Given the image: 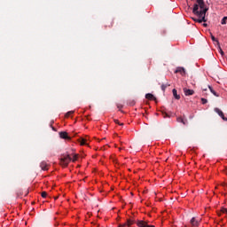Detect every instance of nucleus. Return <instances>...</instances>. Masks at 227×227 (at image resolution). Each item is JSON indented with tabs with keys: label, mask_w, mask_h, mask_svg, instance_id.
Segmentation results:
<instances>
[{
	"label": "nucleus",
	"mask_w": 227,
	"mask_h": 227,
	"mask_svg": "<svg viewBox=\"0 0 227 227\" xmlns=\"http://www.w3.org/2000/svg\"><path fill=\"white\" fill-rule=\"evenodd\" d=\"M55 200H58V197H55Z\"/></svg>",
	"instance_id": "nucleus-32"
},
{
	"label": "nucleus",
	"mask_w": 227,
	"mask_h": 227,
	"mask_svg": "<svg viewBox=\"0 0 227 227\" xmlns=\"http://www.w3.org/2000/svg\"><path fill=\"white\" fill-rule=\"evenodd\" d=\"M59 134L61 139H67V141H70V137L67 131H61Z\"/></svg>",
	"instance_id": "nucleus-3"
},
{
	"label": "nucleus",
	"mask_w": 227,
	"mask_h": 227,
	"mask_svg": "<svg viewBox=\"0 0 227 227\" xmlns=\"http://www.w3.org/2000/svg\"><path fill=\"white\" fill-rule=\"evenodd\" d=\"M137 226H138V227H155L154 225L148 224V223H146L145 221H138L137 223Z\"/></svg>",
	"instance_id": "nucleus-4"
},
{
	"label": "nucleus",
	"mask_w": 227,
	"mask_h": 227,
	"mask_svg": "<svg viewBox=\"0 0 227 227\" xmlns=\"http://www.w3.org/2000/svg\"><path fill=\"white\" fill-rule=\"evenodd\" d=\"M72 158V161L73 162H75V160H77V159H79V155L78 154H73V157H71Z\"/></svg>",
	"instance_id": "nucleus-14"
},
{
	"label": "nucleus",
	"mask_w": 227,
	"mask_h": 227,
	"mask_svg": "<svg viewBox=\"0 0 227 227\" xmlns=\"http://www.w3.org/2000/svg\"><path fill=\"white\" fill-rule=\"evenodd\" d=\"M42 198H47V192H43L41 193Z\"/></svg>",
	"instance_id": "nucleus-21"
},
{
	"label": "nucleus",
	"mask_w": 227,
	"mask_h": 227,
	"mask_svg": "<svg viewBox=\"0 0 227 227\" xmlns=\"http://www.w3.org/2000/svg\"><path fill=\"white\" fill-rule=\"evenodd\" d=\"M110 27H113V23H111Z\"/></svg>",
	"instance_id": "nucleus-31"
},
{
	"label": "nucleus",
	"mask_w": 227,
	"mask_h": 227,
	"mask_svg": "<svg viewBox=\"0 0 227 227\" xmlns=\"http://www.w3.org/2000/svg\"><path fill=\"white\" fill-rule=\"evenodd\" d=\"M79 143L82 146L84 145H88V144H86V139H84V138H80Z\"/></svg>",
	"instance_id": "nucleus-13"
},
{
	"label": "nucleus",
	"mask_w": 227,
	"mask_h": 227,
	"mask_svg": "<svg viewBox=\"0 0 227 227\" xmlns=\"http://www.w3.org/2000/svg\"><path fill=\"white\" fill-rule=\"evenodd\" d=\"M190 223H191L192 226H193V227H198V226H200V221H198V220L196 219V217H192V218L191 219Z\"/></svg>",
	"instance_id": "nucleus-6"
},
{
	"label": "nucleus",
	"mask_w": 227,
	"mask_h": 227,
	"mask_svg": "<svg viewBox=\"0 0 227 227\" xmlns=\"http://www.w3.org/2000/svg\"><path fill=\"white\" fill-rule=\"evenodd\" d=\"M70 162H72V156H70V154H66L62 156L59 160V164L63 168H67L68 164H70Z\"/></svg>",
	"instance_id": "nucleus-2"
},
{
	"label": "nucleus",
	"mask_w": 227,
	"mask_h": 227,
	"mask_svg": "<svg viewBox=\"0 0 227 227\" xmlns=\"http://www.w3.org/2000/svg\"><path fill=\"white\" fill-rule=\"evenodd\" d=\"M52 123H54V121H51V127L52 130H54V132H57L56 128L52 127Z\"/></svg>",
	"instance_id": "nucleus-25"
},
{
	"label": "nucleus",
	"mask_w": 227,
	"mask_h": 227,
	"mask_svg": "<svg viewBox=\"0 0 227 227\" xmlns=\"http://www.w3.org/2000/svg\"><path fill=\"white\" fill-rule=\"evenodd\" d=\"M184 93L186 97H190L191 95H194V91L191 89L184 88Z\"/></svg>",
	"instance_id": "nucleus-7"
},
{
	"label": "nucleus",
	"mask_w": 227,
	"mask_h": 227,
	"mask_svg": "<svg viewBox=\"0 0 227 227\" xmlns=\"http://www.w3.org/2000/svg\"><path fill=\"white\" fill-rule=\"evenodd\" d=\"M70 114H74V111H69L66 114V118H69Z\"/></svg>",
	"instance_id": "nucleus-18"
},
{
	"label": "nucleus",
	"mask_w": 227,
	"mask_h": 227,
	"mask_svg": "<svg viewBox=\"0 0 227 227\" xmlns=\"http://www.w3.org/2000/svg\"><path fill=\"white\" fill-rule=\"evenodd\" d=\"M226 20H227V16H226V17H223V18L222 19L221 24H223V25L226 24Z\"/></svg>",
	"instance_id": "nucleus-19"
},
{
	"label": "nucleus",
	"mask_w": 227,
	"mask_h": 227,
	"mask_svg": "<svg viewBox=\"0 0 227 227\" xmlns=\"http://www.w3.org/2000/svg\"><path fill=\"white\" fill-rule=\"evenodd\" d=\"M145 98H147V100H157V98H155V97L152 93H147L145 95Z\"/></svg>",
	"instance_id": "nucleus-11"
},
{
	"label": "nucleus",
	"mask_w": 227,
	"mask_h": 227,
	"mask_svg": "<svg viewBox=\"0 0 227 227\" xmlns=\"http://www.w3.org/2000/svg\"><path fill=\"white\" fill-rule=\"evenodd\" d=\"M19 196H20V193L17 192V198H19Z\"/></svg>",
	"instance_id": "nucleus-30"
},
{
	"label": "nucleus",
	"mask_w": 227,
	"mask_h": 227,
	"mask_svg": "<svg viewBox=\"0 0 227 227\" xmlns=\"http://www.w3.org/2000/svg\"><path fill=\"white\" fill-rule=\"evenodd\" d=\"M175 73L176 74H181L182 75H184V74H185V68L177 67Z\"/></svg>",
	"instance_id": "nucleus-10"
},
{
	"label": "nucleus",
	"mask_w": 227,
	"mask_h": 227,
	"mask_svg": "<svg viewBox=\"0 0 227 227\" xmlns=\"http://www.w3.org/2000/svg\"><path fill=\"white\" fill-rule=\"evenodd\" d=\"M173 97L176 98V100H180V95H178V92L176 89L172 90Z\"/></svg>",
	"instance_id": "nucleus-9"
},
{
	"label": "nucleus",
	"mask_w": 227,
	"mask_h": 227,
	"mask_svg": "<svg viewBox=\"0 0 227 227\" xmlns=\"http://www.w3.org/2000/svg\"><path fill=\"white\" fill-rule=\"evenodd\" d=\"M215 113H217L218 115L223 120V121H227V118L224 116V113L221 111L219 108H215Z\"/></svg>",
	"instance_id": "nucleus-5"
},
{
	"label": "nucleus",
	"mask_w": 227,
	"mask_h": 227,
	"mask_svg": "<svg viewBox=\"0 0 227 227\" xmlns=\"http://www.w3.org/2000/svg\"><path fill=\"white\" fill-rule=\"evenodd\" d=\"M203 27H208V24L203 23Z\"/></svg>",
	"instance_id": "nucleus-28"
},
{
	"label": "nucleus",
	"mask_w": 227,
	"mask_h": 227,
	"mask_svg": "<svg viewBox=\"0 0 227 227\" xmlns=\"http://www.w3.org/2000/svg\"><path fill=\"white\" fill-rule=\"evenodd\" d=\"M114 123H116L117 125H123V123H120V121H118V120H114Z\"/></svg>",
	"instance_id": "nucleus-24"
},
{
	"label": "nucleus",
	"mask_w": 227,
	"mask_h": 227,
	"mask_svg": "<svg viewBox=\"0 0 227 227\" xmlns=\"http://www.w3.org/2000/svg\"><path fill=\"white\" fill-rule=\"evenodd\" d=\"M211 40H213V42L219 43V41L214 35H211Z\"/></svg>",
	"instance_id": "nucleus-20"
},
{
	"label": "nucleus",
	"mask_w": 227,
	"mask_h": 227,
	"mask_svg": "<svg viewBox=\"0 0 227 227\" xmlns=\"http://www.w3.org/2000/svg\"><path fill=\"white\" fill-rule=\"evenodd\" d=\"M176 121H178V123H183V125H187V120H184V118L182 117H178Z\"/></svg>",
	"instance_id": "nucleus-12"
},
{
	"label": "nucleus",
	"mask_w": 227,
	"mask_h": 227,
	"mask_svg": "<svg viewBox=\"0 0 227 227\" xmlns=\"http://www.w3.org/2000/svg\"><path fill=\"white\" fill-rule=\"evenodd\" d=\"M169 115H168V114L164 113L163 114V118H168Z\"/></svg>",
	"instance_id": "nucleus-27"
},
{
	"label": "nucleus",
	"mask_w": 227,
	"mask_h": 227,
	"mask_svg": "<svg viewBox=\"0 0 227 227\" xmlns=\"http://www.w3.org/2000/svg\"><path fill=\"white\" fill-rule=\"evenodd\" d=\"M197 4H193L192 13L198 18H192L194 22L201 24V22H207V12H208V6L205 4L204 0H196Z\"/></svg>",
	"instance_id": "nucleus-1"
},
{
	"label": "nucleus",
	"mask_w": 227,
	"mask_h": 227,
	"mask_svg": "<svg viewBox=\"0 0 227 227\" xmlns=\"http://www.w3.org/2000/svg\"><path fill=\"white\" fill-rule=\"evenodd\" d=\"M200 100H201L202 104H204V105L208 102V100H207L205 98H202Z\"/></svg>",
	"instance_id": "nucleus-22"
},
{
	"label": "nucleus",
	"mask_w": 227,
	"mask_h": 227,
	"mask_svg": "<svg viewBox=\"0 0 227 227\" xmlns=\"http://www.w3.org/2000/svg\"><path fill=\"white\" fill-rule=\"evenodd\" d=\"M222 214H227V208L223 207L221 209Z\"/></svg>",
	"instance_id": "nucleus-23"
},
{
	"label": "nucleus",
	"mask_w": 227,
	"mask_h": 227,
	"mask_svg": "<svg viewBox=\"0 0 227 227\" xmlns=\"http://www.w3.org/2000/svg\"><path fill=\"white\" fill-rule=\"evenodd\" d=\"M220 54H222V56L224 54V51H223V50H220Z\"/></svg>",
	"instance_id": "nucleus-29"
},
{
	"label": "nucleus",
	"mask_w": 227,
	"mask_h": 227,
	"mask_svg": "<svg viewBox=\"0 0 227 227\" xmlns=\"http://www.w3.org/2000/svg\"><path fill=\"white\" fill-rule=\"evenodd\" d=\"M208 88H209L211 93H213V95H215V97H219V95H217V92H215V90H212V87L208 86Z\"/></svg>",
	"instance_id": "nucleus-15"
},
{
	"label": "nucleus",
	"mask_w": 227,
	"mask_h": 227,
	"mask_svg": "<svg viewBox=\"0 0 227 227\" xmlns=\"http://www.w3.org/2000/svg\"><path fill=\"white\" fill-rule=\"evenodd\" d=\"M168 86H169V84H162L161 85L162 91H166V88H168Z\"/></svg>",
	"instance_id": "nucleus-17"
},
{
	"label": "nucleus",
	"mask_w": 227,
	"mask_h": 227,
	"mask_svg": "<svg viewBox=\"0 0 227 227\" xmlns=\"http://www.w3.org/2000/svg\"><path fill=\"white\" fill-rule=\"evenodd\" d=\"M40 168L43 171H47L49 169V164H47L45 161H42L40 163Z\"/></svg>",
	"instance_id": "nucleus-8"
},
{
	"label": "nucleus",
	"mask_w": 227,
	"mask_h": 227,
	"mask_svg": "<svg viewBox=\"0 0 227 227\" xmlns=\"http://www.w3.org/2000/svg\"><path fill=\"white\" fill-rule=\"evenodd\" d=\"M117 107H118V109H121L123 107V106L120 105V104H117Z\"/></svg>",
	"instance_id": "nucleus-26"
},
{
	"label": "nucleus",
	"mask_w": 227,
	"mask_h": 227,
	"mask_svg": "<svg viewBox=\"0 0 227 227\" xmlns=\"http://www.w3.org/2000/svg\"><path fill=\"white\" fill-rule=\"evenodd\" d=\"M132 224H134V221H132V220L127 221V223H126L127 226H132Z\"/></svg>",
	"instance_id": "nucleus-16"
}]
</instances>
